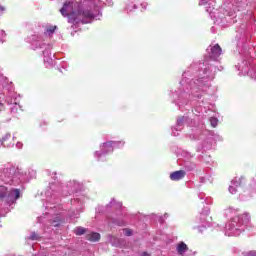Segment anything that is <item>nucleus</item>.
<instances>
[{
	"label": "nucleus",
	"instance_id": "nucleus-1",
	"mask_svg": "<svg viewBox=\"0 0 256 256\" xmlns=\"http://www.w3.org/2000/svg\"><path fill=\"white\" fill-rule=\"evenodd\" d=\"M95 19V14L89 8H80L77 12H72L69 16V23L73 25H78V23H82L83 25H87L90 21Z\"/></svg>",
	"mask_w": 256,
	"mask_h": 256
},
{
	"label": "nucleus",
	"instance_id": "nucleus-2",
	"mask_svg": "<svg viewBox=\"0 0 256 256\" xmlns=\"http://www.w3.org/2000/svg\"><path fill=\"white\" fill-rule=\"evenodd\" d=\"M60 13L61 15H63V17H68V23H69V16L72 13H76L75 11H73V2L66 1L63 7L60 9Z\"/></svg>",
	"mask_w": 256,
	"mask_h": 256
},
{
	"label": "nucleus",
	"instance_id": "nucleus-3",
	"mask_svg": "<svg viewBox=\"0 0 256 256\" xmlns=\"http://www.w3.org/2000/svg\"><path fill=\"white\" fill-rule=\"evenodd\" d=\"M222 51L223 50L221 49V46L219 44L214 45L211 48L210 59H212L213 61L219 59V57L221 56Z\"/></svg>",
	"mask_w": 256,
	"mask_h": 256
},
{
	"label": "nucleus",
	"instance_id": "nucleus-4",
	"mask_svg": "<svg viewBox=\"0 0 256 256\" xmlns=\"http://www.w3.org/2000/svg\"><path fill=\"white\" fill-rule=\"evenodd\" d=\"M187 175L185 170L174 171L170 174L171 181H181Z\"/></svg>",
	"mask_w": 256,
	"mask_h": 256
},
{
	"label": "nucleus",
	"instance_id": "nucleus-5",
	"mask_svg": "<svg viewBox=\"0 0 256 256\" xmlns=\"http://www.w3.org/2000/svg\"><path fill=\"white\" fill-rule=\"evenodd\" d=\"M86 239H87V241H90L92 243H97V241L101 240V234H99L97 232H91L86 235Z\"/></svg>",
	"mask_w": 256,
	"mask_h": 256
},
{
	"label": "nucleus",
	"instance_id": "nucleus-6",
	"mask_svg": "<svg viewBox=\"0 0 256 256\" xmlns=\"http://www.w3.org/2000/svg\"><path fill=\"white\" fill-rule=\"evenodd\" d=\"M186 251H189V247L185 242H180L177 246V253L178 255H183Z\"/></svg>",
	"mask_w": 256,
	"mask_h": 256
},
{
	"label": "nucleus",
	"instance_id": "nucleus-7",
	"mask_svg": "<svg viewBox=\"0 0 256 256\" xmlns=\"http://www.w3.org/2000/svg\"><path fill=\"white\" fill-rule=\"evenodd\" d=\"M103 151H105V153H112L113 151V143L112 142H106L103 144L102 146Z\"/></svg>",
	"mask_w": 256,
	"mask_h": 256
},
{
	"label": "nucleus",
	"instance_id": "nucleus-8",
	"mask_svg": "<svg viewBox=\"0 0 256 256\" xmlns=\"http://www.w3.org/2000/svg\"><path fill=\"white\" fill-rule=\"evenodd\" d=\"M234 185H236V187H243V185H245V177L241 176L240 178L236 179L234 181Z\"/></svg>",
	"mask_w": 256,
	"mask_h": 256
},
{
	"label": "nucleus",
	"instance_id": "nucleus-9",
	"mask_svg": "<svg viewBox=\"0 0 256 256\" xmlns=\"http://www.w3.org/2000/svg\"><path fill=\"white\" fill-rule=\"evenodd\" d=\"M85 233H87V229H85L83 227H78L75 229L76 235H85Z\"/></svg>",
	"mask_w": 256,
	"mask_h": 256
},
{
	"label": "nucleus",
	"instance_id": "nucleus-10",
	"mask_svg": "<svg viewBox=\"0 0 256 256\" xmlns=\"http://www.w3.org/2000/svg\"><path fill=\"white\" fill-rule=\"evenodd\" d=\"M28 239L30 241H37V240H39V235H37V233H35V232H32L31 235L28 237Z\"/></svg>",
	"mask_w": 256,
	"mask_h": 256
},
{
	"label": "nucleus",
	"instance_id": "nucleus-11",
	"mask_svg": "<svg viewBox=\"0 0 256 256\" xmlns=\"http://www.w3.org/2000/svg\"><path fill=\"white\" fill-rule=\"evenodd\" d=\"M57 30V26H48L46 28L47 33L53 34Z\"/></svg>",
	"mask_w": 256,
	"mask_h": 256
},
{
	"label": "nucleus",
	"instance_id": "nucleus-12",
	"mask_svg": "<svg viewBox=\"0 0 256 256\" xmlns=\"http://www.w3.org/2000/svg\"><path fill=\"white\" fill-rule=\"evenodd\" d=\"M6 193H7V188L1 186L0 187V199H3V197H5V195H6Z\"/></svg>",
	"mask_w": 256,
	"mask_h": 256
},
{
	"label": "nucleus",
	"instance_id": "nucleus-13",
	"mask_svg": "<svg viewBox=\"0 0 256 256\" xmlns=\"http://www.w3.org/2000/svg\"><path fill=\"white\" fill-rule=\"evenodd\" d=\"M210 123H211L212 127H217L219 120H217V118H215V117H212V118H210Z\"/></svg>",
	"mask_w": 256,
	"mask_h": 256
},
{
	"label": "nucleus",
	"instance_id": "nucleus-14",
	"mask_svg": "<svg viewBox=\"0 0 256 256\" xmlns=\"http://www.w3.org/2000/svg\"><path fill=\"white\" fill-rule=\"evenodd\" d=\"M124 233L126 237H131V235H133V231L129 228L124 229Z\"/></svg>",
	"mask_w": 256,
	"mask_h": 256
},
{
	"label": "nucleus",
	"instance_id": "nucleus-15",
	"mask_svg": "<svg viewBox=\"0 0 256 256\" xmlns=\"http://www.w3.org/2000/svg\"><path fill=\"white\" fill-rule=\"evenodd\" d=\"M14 195L15 199H19V197H21V191H19V189H14Z\"/></svg>",
	"mask_w": 256,
	"mask_h": 256
},
{
	"label": "nucleus",
	"instance_id": "nucleus-16",
	"mask_svg": "<svg viewBox=\"0 0 256 256\" xmlns=\"http://www.w3.org/2000/svg\"><path fill=\"white\" fill-rule=\"evenodd\" d=\"M247 256H256V251H250Z\"/></svg>",
	"mask_w": 256,
	"mask_h": 256
},
{
	"label": "nucleus",
	"instance_id": "nucleus-17",
	"mask_svg": "<svg viewBox=\"0 0 256 256\" xmlns=\"http://www.w3.org/2000/svg\"><path fill=\"white\" fill-rule=\"evenodd\" d=\"M52 225H53V227H59V222L53 221V222H52Z\"/></svg>",
	"mask_w": 256,
	"mask_h": 256
},
{
	"label": "nucleus",
	"instance_id": "nucleus-18",
	"mask_svg": "<svg viewBox=\"0 0 256 256\" xmlns=\"http://www.w3.org/2000/svg\"><path fill=\"white\" fill-rule=\"evenodd\" d=\"M142 256H149L147 252H144Z\"/></svg>",
	"mask_w": 256,
	"mask_h": 256
},
{
	"label": "nucleus",
	"instance_id": "nucleus-19",
	"mask_svg": "<svg viewBox=\"0 0 256 256\" xmlns=\"http://www.w3.org/2000/svg\"><path fill=\"white\" fill-rule=\"evenodd\" d=\"M0 11H5V8H3V7H0Z\"/></svg>",
	"mask_w": 256,
	"mask_h": 256
}]
</instances>
